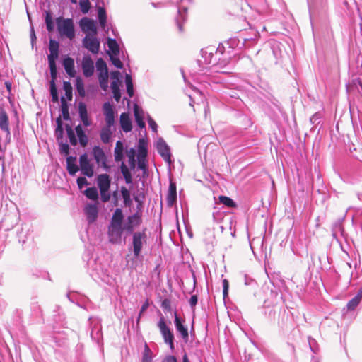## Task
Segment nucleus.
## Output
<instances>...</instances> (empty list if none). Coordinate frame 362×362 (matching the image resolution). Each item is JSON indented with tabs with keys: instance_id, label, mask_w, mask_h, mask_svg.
<instances>
[{
	"instance_id": "nucleus-17",
	"label": "nucleus",
	"mask_w": 362,
	"mask_h": 362,
	"mask_svg": "<svg viewBox=\"0 0 362 362\" xmlns=\"http://www.w3.org/2000/svg\"><path fill=\"white\" fill-rule=\"evenodd\" d=\"M97 185L100 189L102 190H110L111 180L107 174H100L97 177Z\"/></svg>"
},
{
	"instance_id": "nucleus-62",
	"label": "nucleus",
	"mask_w": 362,
	"mask_h": 362,
	"mask_svg": "<svg viewBox=\"0 0 362 362\" xmlns=\"http://www.w3.org/2000/svg\"><path fill=\"white\" fill-rule=\"evenodd\" d=\"M127 86V94L129 95V96L130 98L133 97L134 95V88H133V84H127L126 85Z\"/></svg>"
},
{
	"instance_id": "nucleus-34",
	"label": "nucleus",
	"mask_w": 362,
	"mask_h": 362,
	"mask_svg": "<svg viewBox=\"0 0 362 362\" xmlns=\"http://www.w3.org/2000/svg\"><path fill=\"white\" fill-rule=\"evenodd\" d=\"M111 89L113 93V97L117 102H119L121 98V93L119 86L117 81H113L111 83Z\"/></svg>"
},
{
	"instance_id": "nucleus-10",
	"label": "nucleus",
	"mask_w": 362,
	"mask_h": 362,
	"mask_svg": "<svg viewBox=\"0 0 362 362\" xmlns=\"http://www.w3.org/2000/svg\"><path fill=\"white\" fill-rule=\"evenodd\" d=\"M79 25L81 30L86 33V35L90 33V35H96L97 28L94 21L87 17H83L80 20Z\"/></svg>"
},
{
	"instance_id": "nucleus-38",
	"label": "nucleus",
	"mask_w": 362,
	"mask_h": 362,
	"mask_svg": "<svg viewBox=\"0 0 362 362\" xmlns=\"http://www.w3.org/2000/svg\"><path fill=\"white\" fill-rule=\"evenodd\" d=\"M95 275L98 279H100L101 281H103L104 282H108L109 274H108L107 269H101L100 270H99L98 268H95Z\"/></svg>"
},
{
	"instance_id": "nucleus-25",
	"label": "nucleus",
	"mask_w": 362,
	"mask_h": 362,
	"mask_svg": "<svg viewBox=\"0 0 362 362\" xmlns=\"http://www.w3.org/2000/svg\"><path fill=\"white\" fill-rule=\"evenodd\" d=\"M362 299V291H359L357 294L351 298L347 303L346 308L348 310H354L359 305Z\"/></svg>"
},
{
	"instance_id": "nucleus-2",
	"label": "nucleus",
	"mask_w": 362,
	"mask_h": 362,
	"mask_svg": "<svg viewBox=\"0 0 362 362\" xmlns=\"http://www.w3.org/2000/svg\"><path fill=\"white\" fill-rule=\"evenodd\" d=\"M103 110L105 116V125L102 127L100 136L103 143L108 144L110 141L112 134L111 128L115 123V112L112 105L109 102H106L103 104Z\"/></svg>"
},
{
	"instance_id": "nucleus-45",
	"label": "nucleus",
	"mask_w": 362,
	"mask_h": 362,
	"mask_svg": "<svg viewBox=\"0 0 362 362\" xmlns=\"http://www.w3.org/2000/svg\"><path fill=\"white\" fill-rule=\"evenodd\" d=\"M80 9L83 13H87L90 8V3L89 0H80L79 1Z\"/></svg>"
},
{
	"instance_id": "nucleus-61",
	"label": "nucleus",
	"mask_w": 362,
	"mask_h": 362,
	"mask_svg": "<svg viewBox=\"0 0 362 362\" xmlns=\"http://www.w3.org/2000/svg\"><path fill=\"white\" fill-rule=\"evenodd\" d=\"M255 44V39H244L243 45L244 46L247 48L250 47L251 45H253Z\"/></svg>"
},
{
	"instance_id": "nucleus-44",
	"label": "nucleus",
	"mask_w": 362,
	"mask_h": 362,
	"mask_svg": "<svg viewBox=\"0 0 362 362\" xmlns=\"http://www.w3.org/2000/svg\"><path fill=\"white\" fill-rule=\"evenodd\" d=\"M98 78L102 88L107 86V82L108 78V71L104 72H98Z\"/></svg>"
},
{
	"instance_id": "nucleus-57",
	"label": "nucleus",
	"mask_w": 362,
	"mask_h": 362,
	"mask_svg": "<svg viewBox=\"0 0 362 362\" xmlns=\"http://www.w3.org/2000/svg\"><path fill=\"white\" fill-rule=\"evenodd\" d=\"M66 130L67 136H68V138H69V140L71 139H74V138L76 137L75 133H74V132L72 129L71 126H69V124H66Z\"/></svg>"
},
{
	"instance_id": "nucleus-63",
	"label": "nucleus",
	"mask_w": 362,
	"mask_h": 362,
	"mask_svg": "<svg viewBox=\"0 0 362 362\" xmlns=\"http://www.w3.org/2000/svg\"><path fill=\"white\" fill-rule=\"evenodd\" d=\"M75 131H76V133L77 134V136H78L79 135H82L83 134H85L84 131L82 129V127L81 124L76 126L75 127Z\"/></svg>"
},
{
	"instance_id": "nucleus-37",
	"label": "nucleus",
	"mask_w": 362,
	"mask_h": 362,
	"mask_svg": "<svg viewBox=\"0 0 362 362\" xmlns=\"http://www.w3.org/2000/svg\"><path fill=\"white\" fill-rule=\"evenodd\" d=\"M98 16L100 25L102 28L105 29L107 22V16L104 8L100 7L98 8Z\"/></svg>"
},
{
	"instance_id": "nucleus-27",
	"label": "nucleus",
	"mask_w": 362,
	"mask_h": 362,
	"mask_svg": "<svg viewBox=\"0 0 362 362\" xmlns=\"http://www.w3.org/2000/svg\"><path fill=\"white\" fill-rule=\"evenodd\" d=\"M120 170H121V173L124 178L125 182L127 184H132L133 182V180H132V176L131 172L124 162H122V163H121Z\"/></svg>"
},
{
	"instance_id": "nucleus-47",
	"label": "nucleus",
	"mask_w": 362,
	"mask_h": 362,
	"mask_svg": "<svg viewBox=\"0 0 362 362\" xmlns=\"http://www.w3.org/2000/svg\"><path fill=\"white\" fill-rule=\"evenodd\" d=\"M59 44L54 40H50L49 43V52H59Z\"/></svg>"
},
{
	"instance_id": "nucleus-24",
	"label": "nucleus",
	"mask_w": 362,
	"mask_h": 362,
	"mask_svg": "<svg viewBox=\"0 0 362 362\" xmlns=\"http://www.w3.org/2000/svg\"><path fill=\"white\" fill-rule=\"evenodd\" d=\"M187 8L185 6H178V16L176 18V23L178 27V29L180 32L182 31V23L184 22L186 19V13Z\"/></svg>"
},
{
	"instance_id": "nucleus-4",
	"label": "nucleus",
	"mask_w": 362,
	"mask_h": 362,
	"mask_svg": "<svg viewBox=\"0 0 362 362\" xmlns=\"http://www.w3.org/2000/svg\"><path fill=\"white\" fill-rule=\"evenodd\" d=\"M56 24L58 32L62 36H65L69 40L75 37L74 24L71 18L58 17L56 18Z\"/></svg>"
},
{
	"instance_id": "nucleus-1",
	"label": "nucleus",
	"mask_w": 362,
	"mask_h": 362,
	"mask_svg": "<svg viewBox=\"0 0 362 362\" xmlns=\"http://www.w3.org/2000/svg\"><path fill=\"white\" fill-rule=\"evenodd\" d=\"M124 218L122 210L117 208L107 226V236L110 243H121L123 233L124 231L127 233H134V228L139 226L142 222L141 216L139 212L129 216L124 225H123Z\"/></svg>"
},
{
	"instance_id": "nucleus-40",
	"label": "nucleus",
	"mask_w": 362,
	"mask_h": 362,
	"mask_svg": "<svg viewBox=\"0 0 362 362\" xmlns=\"http://www.w3.org/2000/svg\"><path fill=\"white\" fill-rule=\"evenodd\" d=\"M127 156L129 158L128 163L130 168L134 169L136 167L135 150L134 148H131L129 151H127Z\"/></svg>"
},
{
	"instance_id": "nucleus-60",
	"label": "nucleus",
	"mask_w": 362,
	"mask_h": 362,
	"mask_svg": "<svg viewBox=\"0 0 362 362\" xmlns=\"http://www.w3.org/2000/svg\"><path fill=\"white\" fill-rule=\"evenodd\" d=\"M161 362H177V360L175 356L173 355L166 356Z\"/></svg>"
},
{
	"instance_id": "nucleus-19",
	"label": "nucleus",
	"mask_w": 362,
	"mask_h": 362,
	"mask_svg": "<svg viewBox=\"0 0 362 362\" xmlns=\"http://www.w3.org/2000/svg\"><path fill=\"white\" fill-rule=\"evenodd\" d=\"M78 113L79 117L85 127H89L91 125V122L88 118L86 105L83 103L78 104Z\"/></svg>"
},
{
	"instance_id": "nucleus-28",
	"label": "nucleus",
	"mask_w": 362,
	"mask_h": 362,
	"mask_svg": "<svg viewBox=\"0 0 362 362\" xmlns=\"http://www.w3.org/2000/svg\"><path fill=\"white\" fill-rule=\"evenodd\" d=\"M134 113L135 117V120L137 124V125L141 128L143 129L145 127L146 124L143 119L142 116V110H139V108L137 105H135L134 107Z\"/></svg>"
},
{
	"instance_id": "nucleus-15",
	"label": "nucleus",
	"mask_w": 362,
	"mask_h": 362,
	"mask_svg": "<svg viewBox=\"0 0 362 362\" xmlns=\"http://www.w3.org/2000/svg\"><path fill=\"white\" fill-rule=\"evenodd\" d=\"M58 57L59 52H49V54L47 56V60L50 70V76L51 78H53L57 77L56 60L58 59Z\"/></svg>"
},
{
	"instance_id": "nucleus-16",
	"label": "nucleus",
	"mask_w": 362,
	"mask_h": 362,
	"mask_svg": "<svg viewBox=\"0 0 362 362\" xmlns=\"http://www.w3.org/2000/svg\"><path fill=\"white\" fill-rule=\"evenodd\" d=\"M82 69L86 77L91 76L94 73V64L90 57H84L82 61Z\"/></svg>"
},
{
	"instance_id": "nucleus-51",
	"label": "nucleus",
	"mask_w": 362,
	"mask_h": 362,
	"mask_svg": "<svg viewBox=\"0 0 362 362\" xmlns=\"http://www.w3.org/2000/svg\"><path fill=\"white\" fill-rule=\"evenodd\" d=\"M321 114L320 112L315 113L310 119L313 124H318L320 122Z\"/></svg>"
},
{
	"instance_id": "nucleus-58",
	"label": "nucleus",
	"mask_w": 362,
	"mask_h": 362,
	"mask_svg": "<svg viewBox=\"0 0 362 362\" xmlns=\"http://www.w3.org/2000/svg\"><path fill=\"white\" fill-rule=\"evenodd\" d=\"M76 89H77V91L78 92V93L83 96L84 94H85V90H84V88H83V84L82 82L78 81H77V83H76Z\"/></svg>"
},
{
	"instance_id": "nucleus-6",
	"label": "nucleus",
	"mask_w": 362,
	"mask_h": 362,
	"mask_svg": "<svg viewBox=\"0 0 362 362\" xmlns=\"http://www.w3.org/2000/svg\"><path fill=\"white\" fill-rule=\"evenodd\" d=\"M146 229L144 228L141 231H136L132 233V250L134 257L139 258L144 245L147 242Z\"/></svg>"
},
{
	"instance_id": "nucleus-8",
	"label": "nucleus",
	"mask_w": 362,
	"mask_h": 362,
	"mask_svg": "<svg viewBox=\"0 0 362 362\" xmlns=\"http://www.w3.org/2000/svg\"><path fill=\"white\" fill-rule=\"evenodd\" d=\"M83 46L93 54H98L100 50V41L95 35L87 34L83 39Z\"/></svg>"
},
{
	"instance_id": "nucleus-18",
	"label": "nucleus",
	"mask_w": 362,
	"mask_h": 362,
	"mask_svg": "<svg viewBox=\"0 0 362 362\" xmlns=\"http://www.w3.org/2000/svg\"><path fill=\"white\" fill-rule=\"evenodd\" d=\"M166 201L169 206H172L177 201V188L175 182H170Z\"/></svg>"
},
{
	"instance_id": "nucleus-54",
	"label": "nucleus",
	"mask_w": 362,
	"mask_h": 362,
	"mask_svg": "<svg viewBox=\"0 0 362 362\" xmlns=\"http://www.w3.org/2000/svg\"><path fill=\"white\" fill-rule=\"evenodd\" d=\"M223 296L226 298L228 294L229 282L227 279L223 280Z\"/></svg>"
},
{
	"instance_id": "nucleus-30",
	"label": "nucleus",
	"mask_w": 362,
	"mask_h": 362,
	"mask_svg": "<svg viewBox=\"0 0 362 362\" xmlns=\"http://www.w3.org/2000/svg\"><path fill=\"white\" fill-rule=\"evenodd\" d=\"M121 194L124 200V204L125 206L130 207L132 204V200L131 199V194L129 191L125 187H121Z\"/></svg>"
},
{
	"instance_id": "nucleus-55",
	"label": "nucleus",
	"mask_w": 362,
	"mask_h": 362,
	"mask_svg": "<svg viewBox=\"0 0 362 362\" xmlns=\"http://www.w3.org/2000/svg\"><path fill=\"white\" fill-rule=\"evenodd\" d=\"M76 182L79 189H82L83 186L88 185V180L84 177H78Z\"/></svg>"
},
{
	"instance_id": "nucleus-48",
	"label": "nucleus",
	"mask_w": 362,
	"mask_h": 362,
	"mask_svg": "<svg viewBox=\"0 0 362 362\" xmlns=\"http://www.w3.org/2000/svg\"><path fill=\"white\" fill-rule=\"evenodd\" d=\"M161 307L164 310L170 313L172 311L170 300L168 298H165L163 300L161 303Z\"/></svg>"
},
{
	"instance_id": "nucleus-49",
	"label": "nucleus",
	"mask_w": 362,
	"mask_h": 362,
	"mask_svg": "<svg viewBox=\"0 0 362 362\" xmlns=\"http://www.w3.org/2000/svg\"><path fill=\"white\" fill-rule=\"evenodd\" d=\"M110 60L117 68L122 69L123 67V64L117 56L110 55Z\"/></svg>"
},
{
	"instance_id": "nucleus-14",
	"label": "nucleus",
	"mask_w": 362,
	"mask_h": 362,
	"mask_svg": "<svg viewBox=\"0 0 362 362\" xmlns=\"http://www.w3.org/2000/svg\"><path fill=\"white\" fill-rule=\"evenodd\" d=\"M93 155L98 164H101L104 168H107L105 154L100 146H95L93 148Z\"/></svg>"
},
{
	"instance_id": "nucleus-3",
	"label": "nucleus",
	"mask_w": 362,
	"mask_h": 362,
	"mask_svg": "<svg viewBox=\"0 0 362 362\" xmlns=\"http://www.w3.org/2000/svg\"><path fill=\"white\" fill-rule=\"evenodd\" d=\"M214 47H208L206 49H202V57L204 58L206 63L213 64L220 67L226 66L230 62V57L221 58V55L224 54V47L219 45L215 50Z\"/></svg>"
},
{
	"instance_id": "nucleus-7",
	"label": "nucleus",
	"mask_w": 362,
	"mask_h": 362,
	"mask_svg": "<svg viewBox=\"0 0 362 362\" xmlns=\"http://www.w3.org/2000/svg\"><path fill=\"white\" fill-rule=\"evenodd\" d=\"M174 324L177 336L180 337L187 343L189 341L188 328L185 325V320L180 317L177 311L174 312Z\"/></svg>"
},
{
	"instance_id": "nucleus-22",
	"label": "nucleus",
	"mask_w": 362,
	"mask_h": 362,
	"mask_svg": "<svg viewBox=\"0 0 362 362\" xmlns=\"http://www.w3.org/2000/svg\"><path fill=\"white\" fill-rule=\"evenodd\" d=\"M66 169L69 175L74 176L79 170L76 164V157L69 156L66 158Z\"/></svg>"
},
{
	"instance_id": "nucleus-43",
	"label": "nucleus",
	"mask_w": 362,
	"mask_h": 362,
	"mask_svg": "<svg viewBox=\"0 0 362 362\" xmlns=\"http://www.w3.org/2000/svg\"><path fill=\"white\" fill-rule=\"evenodd\" d=\"M138 149L140 156H146L147 154V144L144 139H139Z\"/></svg>"
},
{
	"instance_id": "nucleus-31",
	"label": "nucleus",
	"mask_w": 362,
	"mask_h": 362,
	"mask_svg": "<svg viewBox=\"0 0 362 362\" xmlns=\"http://www.w3.org/2000/svg\"><path fill=\"white\" fill-rule=\"evenodd\" d=\"M57 78H51L50 81V94L52 96V101L53 103H57L59 101V96L57 93V89L55 85V81Z\"/></svg>"
},
{
	"instance_id": "nucleus-53",
	"label": "nucleus",
	"mask_w": 362,
	"mask_h": 362,
	"mask_svg": "<svg viewBox=\"0 0 362 362\" xmlns=\"http://www.w3.org/2000/svg\"><path fill=\"white\" fill-rule=\"evenodd\" d=\"M198 302V298L197 295H192L189 300V303L192 310H194L195 306L197 305Z\"/></svg>"
},
{
	"instance_id": "nucleus-23",
	"label": "nucleus",
	"mask_w": 362,
	"mask_h": 362,
	"mask_svg": "<svg viewBox=\"0 0 362 362\" xmlns=\"http://www.w3.org/2000/svg\"><path fill=\"white\" fill-rule=\"evenodd\" d=\"M90 337L97 343H99L102 338L101 326L98 322H95L94 325H92Z\"/></svg>"
},
{
	"instance_id": "nucleus-41",
	"label": "nucleus",
	"mask_w": 362,
	"mask_h": 362,
	"mask_svg": "<svg viewBox=\"0 0 362 362\" xmlns=\"http://www.w3.org/2000/svg\"><path fill=\"white\" fill-rule=\"evenodd\" d=\"M218 199L220 203L224 204L228 207L234 208L236 206V204L235 203V202L230 197L221 195L219 196Z\"/></svg>"
},
{
	"instance_id": "nucleus-64",
	"label": "nucleus",
	"mask_w": 362,
	"mask_h": 362,
	"mask_svg": "<svg viewBox=\"0 0 362 362\" xmlns=\"http://www.w3.org/2000/svg\"><path fill=\"white\" fill-rule=\"evenodd\" d=\"M30 38H31L32 46H33L34 43H35V42L36 40V36H35V34L34 29L33 28H31V30H30Z\"/></svg>"
},
{
	"instance_id": "nucleus-21",
	"label": "nucleus",
	"mask_w": 362,
	"mask_h": 362,
	"mask_svg": "<svg viewBox=\"0 0 362 362\" xmlns=\"http://www.w3.org/2000/svg\"><path fill=\"white\" fill-rule=\"evenodd\" d=\"M120 125L124 132H129L132 129V122L129 114L124 112L120 115Z\"/></svg>"
},
{
	"instance_id": "nucleus-50",
	"label": "nucleus",
	"mask_w": 362,
	"mask_h": 362,
	"mask_svg": "<svg viewBox=\"0 0 362 362\" xmlns=\"http://www.w3.org/2000/svg\"><path fill=\"white\" fill-rule=\"evenodd\" d=\"M100 192V198L103 202L106 203L110 199V190H102Z\"/></svg>"
},
{
	"instance_id": "nucleus-35",
	"label": "nucleus",
	"mask_w": 362,
	"mask_h": 362,
	"mask_svg": "<svg viewBox=\"0 0 362 362\" xmlns=\"http://www.w3.org/2000/svg\"><path fill=\"white\" fill-rule=\"evenodd\" d=\"M153 352L146 343L144 345V352L142 354L141 362H152Z\"/></svg>"
},
{
	"instance_id": "nucleus-56",
	"label": "nucleus",
	"mask_w": 362,
	"mask_h": 362,
	"mask_svg": "<svg viewBox=\"0 0 362 362\" xmlns=\"http://www.w3.org/2000/svg\"><path fill=\"white\" fill-rule=\"evenodd\" d=\"M59 150H60L61 153H64L66 155H68L69 153V146L66 143H64V144L62 143L60 144Z\"/></svg>"
},
{
	"instance_id": "nucleus-5",
	"label": "nucleus",
	"mask_w": 362,
	"mask_h": 362,
	"mask_svg": "<svg viewBox=\"0 0 362 362\" xmlns=\"http://www.w3.org/2000/svg\"><path fill=\"white\" fill-rule=\"evenodd\" d=\"M157 326L160 330L163 341L168 345L171 351H173L175 350L174 334L170 327L167 325L163 316L160 317Z\"/></svg>"
},
{
	"instance_id": "nucleus-26",
	"label": "nucleus",
	"mask_w": 362,
	"mask_h": 362,
	"mask_svg": "<svg viewBox=\"0 0 362 362\" xmlns=\"http://www.w3.org/2000/svg\"><path fill=\"white\" fill-rule=\"evenodd\" d=\"M123 144L120 141H117L114 151V156L116 162L121 161L123 158Z\"/></svg>"
},
{
	"instance_id": "nucleus-32",
	"label": "nucleus",
	"mask_w": 362,
	"mask_h": 362,
	"mask_svg": "<svg viewBox=\"0 0 362 362\" xmlns=\"http://www.w3.org/2000/svg\"><path fill=\"white\" fill-rule=\"evenodd\" d=\"M107 46L110 51L114 56H117L119 53V48L117 41L115 39H108Z\"/></svg>"
},
{
	"instance_id": "nucleus-33",
	"label": "nucleus",
	"mask_w": 362,
	"mask_h": 362,
	"mask_svg": "<svg viewBox=\"0 0 362 362\" xmlns=\"http://www.w3.org/2000/svg\"><path fill=\"white\" fill-rule=\"evenodd\" d=\"M83 193L89 199L95 201L98 199V192L95 187L87 188Z\"/></svg>"
},
{
	"instance_id": "nucleus-29",
	"label": "nucleus",
	"mask_w": 362,
	"mask_h": 362,
	"mask_svg": "<svg viewBox=\"0 0 362 362\" xmlns=\"http://www.w3.org/2000/svg\"><path fill=\"white\" fill-rule=\"evenodd\" d=\"M61 102V111L62 114L63 119L64 120H69L70 119V115L69 112V106L66 103V98L62 96L60 99Z\"/></svg>"
},
{
	"instance_id": "nucleus-39",
	"label": "nucleus",
	"mask_w": 362,
	"mask_h": 362,
	"mask_svg": "<svg viewBox=\"0 0 362 362\" xmlns=\"http://www.w3.org/2000/svg\"><path fill=\"white\" fill-rule=\"evenodd\" d=\"M45 24L48 32H52L54 28V22L52 21V14L49 11L45 12Z\"/></svg>"
},
{
	"instance_id": "nucleus-9",
	"label": "nucleus",
	"mask_w": 362,
	"mask_h": 362,
	"mask_svg": "<svg viewBox=\"0 0 362 362\" xmlns=\"http://www.w3.org/2000/svg\"><path fill=\"white\" fill-rule=\"evenodd\" d=\"M79 165L80 169L83 175L87 176L88 177H91L93 176V165L92 163H90L86 153H83L80 156Z\"/></svg>"
},
{
	"instance_id": "nucleus-59",
	"label": "nucleus",
	"mask_w": 362,
	"mask_h": 362,
	"mask_svg": "<svg viewBox=\"0 0 362 362\" xmlns=\"http://www.w3.org/2000/svg\"><path fill=\"white\" fill-rule=\"evenodd\" d=\"M148 125H149L150 128H151V129L154 132H156L158 126H157L156 122L151 117H148Z\"/></svg>"
},
{
	"instance_id": "nucleus-12",
	"label": "nucleus",
	"mask_w": 362,
	"mask_h": 362,
	"mask_svg": "<svg viewBox=\"0 0 362 362\" xmlns=\"http://www.w3.org/2000/svg\"><path fill=\"white\" fill-rule=\"evenodd\" d=\"M156 148L157 151L159 153V154L161 156V157L163 158L165 161L167 163H170V148L166 144V142L163 140V139L160 138L157 141L156 144Z\"/></svg>"
},
{
	"instance_id": "nucleus-36",
	"label": "nucleus",
	"mask_w": 362,
	"mask_h": 362,
	"mask_svg": "<svg viewBox=\"0 0 362 362\" xmlns=\"http://www.w3.org/2000/svg\"><path fill=\"white\" fill-rule=\"evenodd\" d=\"M57 128L55 129V136L57 140L62 139L64 134L63 123L61 117H58L56 119Z\"/></svg>"
},
{
	"instance_id": "nucleus-20",
	"label": "nucleus",
	"mask_w": 362,
	"mask_h": 362,
	"mask_svg": "<svg viewBox=\"0 0 362 362\" xmlns=\"http://www.w3.org/2000/svg\"><path fill=\"white\" fill-rule=\"evenodd\" d=\"M63 66L66 74L71 77H74L76 75L74 61L71 57H66L63 60Z\"/></svg>"
},
{
	"instance_id": "nucleus-52",
	"label": "nucleus",
	"mask_w": 362,
	"mask_h": 362,
	"mask_svg": "<svg viewBox=\"0 0 362 362\" xmlns=\"http://www.w3.org/2000/svg\"><path fill=\"white\" fill-rule=\"evenodd\" d=\"M78 138L79 144L81 146L85 147L88 144V139L86 134L79 135Z\"/></svg>"
},
{
	"instance_id": "nucleus-42",
	"label": "nucleus",
	"mask_w": 362,
	"mask_h": 362,
	"mask_svg": "<svg viewBox=\"0 0 362 362\" xmlns=\"http://www.w3.org/2000/svg\"><path fill=\"white\" fill-rule=\"evenodd\" d=\"M63 89L65 91V95L69 100H72V86L69 81L63 82Z\"/></svg>"
},
{
	"instance_id": "nucleus-11",
	"label": "nucleus",
	"mask_w": 362,
	"mask_h": 362,
	"mask_svg": "<svg viewBox=\"0 0 362 362\" xmlns=\"http://www.w3.org/2000/svg\"><path fill=\"white\" fill-rule=\"evenodd\" d=\"M0 129L6 133V139H11L8 116L3 107H0Z\"/></svg>"
},
{
	"instance_id": "nucleus-46",
	"label": "nucleus",
	"mask_w": 362,
	"mask_h": 362,
	"mask_svg": "<svg viewBox=\"0 0 362 362\" xmlns=\"http://www.w3.org/2000/svg\"><path fill=\"white\" fill-rule=\"evenodd\" d=\"M95 65H96V69H97L98 72H104V71H108L107 64H106L105 62L102 58L98 59V60L96 61Z\"/></svg>"
},
{
	"instance_id": "nucleus-13",
	"label": "nucleus",
	"mask_w": 362,
	"mask_h": 362,
	"mask_svg": "<svg viewBox=\"0 0 362 362\" xmlns=\"http://www.w3.org/2000/svg\"><path fill=\"white\" fill-rule=\"evenodd\" d=\"M84 212L89 223H92L98 218V208L96 204H88L84 209Z\"/></svg>"
}]
</instances>
